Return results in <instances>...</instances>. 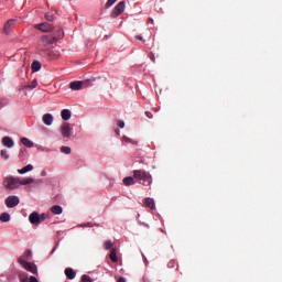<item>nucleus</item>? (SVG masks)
Instances as JSON below:
<instances>
[{
    "instance_id": "obj_1",
    "label": "nucleus",
    "mask_w": 282,
    "mask_h": 282,
    "mask_svg": "<svg viewBox=\"0 0 282 282\" xmlns=\"http://www.w3.org/2000/svg\"><path fill=\"white\" fill-rule=\"evenodd\" d=\"M56 43V36L52 35H42L37 41L36 54L43 56L44 58H52V52L50 47Z\"/></svg>"
},
{
    "instance_id": "obj_2",
    "label": "nucleus",
    "mask_w": 282,
    "mask_h": 282,
    "mask_svg": "<svg viewBox=\"0 0 282 282\" xmlns=\"http://www.w3.org/2000/svg\"><path fill=\"white\" fill-rule=\"evenodd\" d=\"M133 177L143 186H151V184H153V177L144 170H134Z\"/></svg>"
},
{
    "instance_id": "obj_3",
    "label": "nucleus",
    "mask_w": 282,
    "mask_h": 282,
    "mask_svg": "<svg viewBox=\"0 0 282 282\" xmlns=\"http://www.w3.org/2000/svg\"><path fill=\"white\" fill-rule=\"evenodd\" d=\"M3 186L7 187L9 191H14V188H19V177L8 176L3 180Z\"/></svg>"
},
{
    "instance_id": "obj_4",
    "label": "nucleus",
    "mask_w": 282,
    "mask_h": 282,
    "mask_svg": "<svg viewBox=\"0 0 282 282\" xmlns=\"http://www.w3.org/2000/svg\"><path fill=\"white\" fill-rule=\"evenodd\" d=\"M18 263H20V265H22L24 268V270H28V272H31L32 274H37V272H39V268L36 267V264H34L32 262H28L23 258H19Z\"/></svg>"
},
{
    "instance_id": "obj_5",
    "label": "nucleus",
    "mask_w": 282,
    "mask_h": 282,
    "mask_svg": "<svg viewBox=\"0 0 282 282\" xmlns=\"http://www.w3.org/2000/svg\"><path fill=\"white\" fill-rule=\"evenodd\" d=\"M95 79H88L85 82H72L69 84L70 89H73V91H78L80 89H83V86L85 85L87 87V85H89V83H94Z\"/></svg>"
},
{
    "instance_id": "obj_6",
    "label": "nucleus",
    "mask_w": 282,
    "mask_h": 282,
    "mask_svg": "<svg viewBox=\"0 0 282 282\" xmlns=\"http://www.w3.org/2000/svg\"><path fill=\"white\" fill-rule=\"evenodd\" d=\"M34 29L39 30L40 32H44V33L54 32V26L47 22L35 24Z\"/></svg>"
},
{
    "instance_id": "obj_7",
    "label": "nucleus",
    "mask_w": 282,
    "mask_h": 282,
    "mask_svg": "<svg viewBox=\"0 0 282 282\" xmlns=\"http://www.w3.org/2000/svg\"><path fill=\"white\" fill-rule=\"evenodd\" d=\"M19 196H9L6 198L7 208H17V205L20 204Z\"/></svg>"
},
{
    "instance_id": "obj_8",
    "label": "nucleus",
    "mask_w": 282,
    "mask_h": 282,
    "mask_svg": "<svg viewBox=\"0 0 282 282\" xmlns=\"http://www.w3.org/2000/svg\"><path fill=\"white\" fill-rule=\"evenodd\" d=\"M29 221L33 226H39V224H41V215H39L36 212L31 213L29 216Z\"/></svg>"
},
{
    "instance_id": "obj_9",
    "label": "nucleus",
    "mask_w": 282,
    "mask_h": 282,
    "mask_svg": "<svg viewBox=\"0 0 282 282\" xmlns=\"http://www.w3.org/2000/svg\"><path fill=\"white\" fill-rule=\"evenodd\" d=\"M124 8H126L124 1L119 2L112 11V17H120V14L124 12Z\"/></svg>"
},
{
    "instance_id": "obj_10",
    "label": "nucleus",
    "mask_w": 282,
    "mask_h": 282,
    "mask_svg": "<svg viewBox=\"0 0 282 282\" xmlns=\"http://www.w3.org/2000/svg\"><path fill=\"white\" fill-rule=\"evenodd\" d=\"M62 135L63 138H69L72 135V127H69V123L64 122L61 127Z\"/></svg>"
},
{
    "instance_id": "obj_11",
    "label": "nucleus",
    "mask_w": 282,
    "mask_h": 282,
    "mask_svg": "<svg viewBox=\"0 0 282 282\" xmlns=\"http://www.w3.org/2000/svg\"><path fill=\"white\" fill-rule=\"evenodd\" d=\"M19 281L20 282H39V279H36V276L34 275H31L30 278H28L25 273H19Z\"/></svg>"
},
{
    "instance_id": "obj_12",
    "label": "nucleus",
    "mask_w": 282,
    "mask_h": 282,
    "mask_svg": "<svg viewBox=\"0 0 282 282\" xmlns=\"http://www.w3.org/2000/svg\"><path fill=\"white\" fill-rule=\"evenodd\" d=\"M143 204L145 208H150V210H155V200L153 198H144Z\"/></svg>"
},
{
    "instance_id": "obj_13",
    "label": "nucleus",
    "mask_w": 282,
    "mask_h": 282,
    "mask_svg": "<svg viewBox=\"0 0 282 282\" xmlns=\"http://www.w3.org/2000/svg\"><path fill=\"white\" fill-rule=\"evenodd\" d=\"M2 144H3V147H7L8 149H12V147H14V140H12V138H10V137H4L2 139Z\"/></svg>"
},
{
    "instance_id": "obj_14",
    "label": "nucleus",
    "mask_w": 282,
    "mask_h": 282,
    "mask_svg": "<svg viewBox=\"0 0 282 282\" xmlns=\"http://www.w3.org/2000/svg\"><path fill=\"white\" fill-rule=\"evenodd\" d=\"M43 122L44 124H46L47 127L52 126V122H54V117L52 116V113H45L43 116Z\"/></svg>"
},
{
    "instance_id": "obj_15",
    "label": "nucleus",
    "mask_w": 282,
    "mask_h": 282,
    "mask_svg": "<svg viewBox=\"0 0 282 282\" xmlns=\"http://www.w3.org/2000/svg\"><path fill=\"white\" fill-rule=\"evenodd\" d=\"M64 272H65L67 279H69V281H74V279H76V272L74 271V269L66 268Z\"/></svg>"
},
{
    "instance_id": "obj_16",
    "label": "nucleus",
    "mask_w": 282,
    "mask_h": 282,
    "mask_svg": "<svg viewBox=\"0 0 282 282\" xmlns=\"http://www.w3.org/2000/svg\"><path fill=\"white\" fill-rule=\"evenodd\" d=\"M30 171H34V166L32 164H28L26 166L18 170V173H20V175H25V173H30Z\"/></svg>"
},
{
    "instance_id": "obj_17",
    "label": "nucleus",
    "mask_w": 282,
    "mask_h": 282,
    "mask_svg": "<svg viewBox=\"0 0 282 282\" xmlns=\"http://www.w3.org/2000/svg\"><path fill=\"white\" fill-rule=\"evenodd\" d=\"M14 23H17V20L11 19L4 24L3 31L6 34H10V28L14 25Z\"/></svg>"
},
{
    "instance_id": "obj_18",
    "label": "nucleus",
    "mask_w": 282,
    "mask_h": 282,
    "mask_svg": "<svg viewBox=\"0 0 282 282\" xmlns=\"http://www.w3.org/2000/svg\"><path fill=\"white\" fill-rule=\"evenodd\" d=\"M51 213H53V215H62L63 207H61V205H54L51 207Z\"/></svg>"
},
{
    "instance_id": "obj_19",
    "label": "nucleus",
    "mask_w": 282,
    "mask_h": 282,
    "mask_svg": "<svg viewBox=\"0 0 282 282\" xmlns=\"http://www.w3.org/2000/svg\"><path fill=\"white\" fill-rule=\"evenodd\" d=\"M61 116L63 120H69L72 118V111L69 109H63Z\"/></svg>"
},
{
    "instance_id": "obj_20",
    "label": "nucleus",
    "mask_w": 282,
    "mask_h": 282,
    "mask_svg": "<svg viewBox=\"0 0 282 282\" xmlns=\"http://www.w3.org/2000/svg\"><path fill=\"white\" fill-rule=\"evenodd\" d=\"M19 183L21 186H28V184H34V178H32V177H26L23 180L19 178Z\"/></svg>"
},
{
    "instance_id": "obj_21",
    "label": "nucleus",
    "mask_w": 282,
    "mask_h": 282,
    "mask_svg": "<svg viewBox=\"0 0 282 282\" xmlns=\"http://www.w3.org/2000/svg\"><path fill=\"white\" fill-rule=\"evenodd\" d=\"M41 62L39 61H34L32 64H31V69L32 72H41Z\"/></svg>"
},
{
    "instance_id": "obj_22",
    "label": "nucleus",
    "mask_w": 282,
    "mask_h": 282,
    "mask_svg": "<svg viewBox=\"0 0 282 282\" xmlns=\"http://www.w3.org/2000/svg\"><path fill=\"white\" fill-rule=\"evenodd\" d=\"M21 143L24 145V147H28V149H32V147H34V142H32L30 139L28 138H22L21 139Z\"/></svg>"
},
{
    "instance_id": "obj_23",
    "label": "nucleus",
    "mask_w": 282,
    "mask_h": 282,
    "mask_svg": "<svg viewBox=\"0 0 282 282\" xmlns=\"http://www.w3.org/2000/svg\"><path fill=\"white\" fill-rule=\"evenodd\" d=\"M124 186H133L135 184V181L131 176H127L123 178Z\"/></svg>"
},
{
    "instance_id": "obj_24",
    "label": "nucleus",
    "mask_w": 282,
    "mask_h": 282,
    "mask_svg": "<svg viewBox=\"0 0 282 282\" xmlns=\"http://www.w3.org/2000/svg\"><path fill=\"white\" fill-rule=\"evenodd\" d=\"M0 221H2V224H6V223L10 221V214H8V213H2V214L0 215Z\"/></svg>"
},
{
    "instance_id": "obj_25",
    "label": "nucleus",
    "mask_w": 282,
    "mask_h": 282,
    "mask_svg": "<svg viewBox=\"0 0 282 282\" xmlns=\"http://www.w3.org/2000/svg\"><path fill=\"white\" fill-rule=\"evenodd\" d=\"M20 259H24V261H30L32 259V251L26 250L24 254L20 257Z\"/></svg>"
},
{
    "instance_id": "obj_26",
    "label": "nucleus",
    "mask_w": 282,
    "mask_h": 282,
    "mask_svg": "<svg viewBox=\"0 0 282 282\" xmlns=\"http://www.w3.org/2000/svg\"><path fill=\"white\" fill-rule=\"evenodd\" d=\"M109 257H110V260L112 261V263H118V256H117V253H116V249H112V250L110 251Z\"/></svg>"
},
{
    "instance_id": "obj_27",
    "label": "nucleus",
    "mask_w": 282,
    "mask_h": 282,
    "mask_svg": "<svg viewBox=\"0 0 282 282\" xmlns=\"http://www.w3.org/2000/svg\"><path fill=\"white\" fill-rule=\"evenodd\" d=\"M20 160H25L28 158V150L25 148H22L19 153Z\"/></svg>"
},
{
    "instance_id": "obj_28",
    "label": "nucleus",
    "mask_w": 282,
    "mask_h": 282,
    "mask_svg": "<svg viewBox=\"0 0 282 282\" xmlns=\"http://www.w3.org/2000/svg\"><path fill=\"white\" fill-rule=\"evenodd\" d=\"M51 36H55L56 41H58V39H63L64 36L63 30L61 29L56 30V32Z\"/></svg>"
},
{
    "instance_id": "obj_29",
    "label": "nucleus",
    "mask_w": 282,
    "mask_h": 282,
    "mask_svg": "<svg viewBox=\"0 0 282 282\" xmlns=\"http://www.w3.org/2000/svg\"><path fill=\"white\" fill-rule=\"evenodd\" d=\"M61 152L65 153V155H69V153H72V148L63 145Z\"/></svg>"
},
{
    "instance_id": "obj_30",
    "label": "nucleus",
    "mask_w": 282,
    "mask_h": 282,
    "mask_svg": "<svg viewBox=\"0 0 282 282\" xmlns=\"http://www.w3.org/2000/svg\"><path fill=\"white\" fill-rule=\"evenodd\" d=\"M0 155L3 160H10V155L8 154L7 150H1Z\"/></svg>"
},
{
    "instance_id": "obj_31",
    "label": "nucleus",
    "mask_w": 282,
    "mask_h": 282,
    "mask_svg": "<svg viewBox=\"0 0 282 282\" xmlns=\"http://www.w3.org/2000/svg\"><path fill=\"white\" fill-rule=\"evenodd\" d=\"M112 248H113V242H111V240H108L105 242L106 250H111Z\"/></svg>"
},
{
    "instance_id": "obj_32",
    "label": "nucleus",
    "mask_w": 282,
    "mask_h": 282,
    "mask_svg": "<svg viewBox=\"0 0 282 282\" xmlns=\"http://www.w3.org/2000/svg\"><path fill=\"white\" fill-rule=\"evenodd\" d=\"M45 19H46V21H53L55 19L54 13H52V12L46 13Z\"/></svg>"
},
{
    "instance_id": "obj_33",
    "label": "nucleus",
    "mask_w": 282,
    "mask_h": 282,
    "mask_svg": "<svg viewBox=\"0 0 282 282\" xmlns=\"http://www.w3.org/2000/svg\"><path fill=\"white\" fill-rule=\"evenodd\" d=\"M82 282H93L91 278L87 274L82 275Z\"/></svg>"
},
{
    "instance_id": "obj_34",
    "label": "nucleus",
    "mask_w": 282,
    "mask_h": 282,
    "mask_svg": "<svg viewBox=\"0 0 282 282\" xmlns=\"http://www.w3.org/2000/svg\"><path fill=\"white\" fill-rule=\"evenodd\" d=\"M116 1H118V0H108L106 2V8H111V6H113V3H116Z\"/></svg>"
},
{
    "instance_id": "obj_35",
    "label": "nucleus",
    "mask_w": 282,
    "mask_h": 282,
    "mask_svg": "<svg viewBox=\"0 0 282 282\" xmlns=\"http://www.w3.org/2000/svg\"><path fill=\"white\" fill-rule=\"evenodd\" d=\"M36 79H34L33 82H31V85H29V89H36Z\"/></svg>"
},
{
    "instance_id": "obj_36",
    "label": "nucleus",
    "mask_w": 282,
    "mask_h": 282,
    "mask_svg": "<svg viewBox=\"0 0 282 282\" xmlns=\"http://www.w3.org/2000/svg\"><path fill=\"white\" fill-rule=\"evenodd\" d=\"M46 219H47V214L40 215V224H42V221H45Z\"/></svg>"
},
{
    "instance_id": "obj_37",
    "label": "nucleus",
    "mask_w": 282,
    "mask_h": 282,
    "mask_svg": "<svg viewBox=\"0 0 282 282\" xmlns=\"http://www.w3.org/2000/svg\"><path fill=\"white\" fill-rule=\"evenodd\" d=\"M118 127H119L120 129H124V121L119 120V121H118Z\"/></svg>"
},
{
    "instance_id": "obj_38",
    "label": "nucleus",
    "mask_w": 282,
    "mask_h": 282,
    "mask_svg": "<svg viewBox=\"0 0 282 282\" xmlns=\"http://www.w3.org/2000/svg\"><path fill=\"white\" fill-rule=\"evenodd\" d=\"M145 116H147V118H149V119L153 118V113H151L150 111H147V112H145Z\"/></svg>"
},
{
    "instance_id": "obj_39",
    "label": "nucleus",
    "mask_w": 282,
    "mask_h": 282,
    "mask_svg": "<svg viewBox=\"0 0 282 282\" xmlns=\"http://www.w3.org/2000/svg\"><path fill=\"white\" fill-rule=\"evenodd\" d=\"M134 39H135L137 41H142V36H141V35H135Z\"/></svg>"
},
{
    "instance_id": "obj_40",
    "label": "nucleus",
    "mask_w": 282,
    "mask_h": 282,
    "mask_svg": "<svg viewBox=\"0 0 282 282\" xmlns=\"http://www.w3.org/2000/svg\"><path fill=\"white\" fill-rule=\"evenodd\" d=\"M117 282H127L124 278H119Z\"/></svg>"
}]
</instances>
